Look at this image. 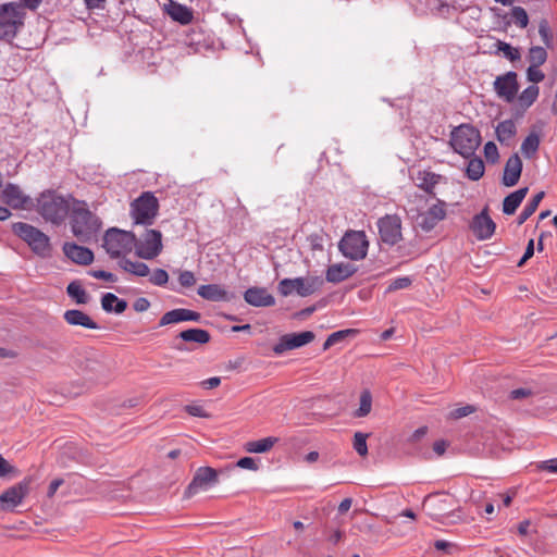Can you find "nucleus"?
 <instances>
[{
	"mask_svg": "<svg viewBox=\"0 0 557 557\" xmlns=\"http://www.w3.org/2000/svg\"><path fill=\"white\" fill-rule=\"evenodd\" d=\"M70 225L73 235L82 243H89L101 228L100 219L92 213L85 201L73 199Z\"/></svg>",
	"mask_w": 557,
	"mask_h": 557,
	"instance_id": "obj_1",
	"label": "nucleus"
},
{
	"mask_svg": "<svg viewBox=\"0 0 557 557\" xmlns=\"http://www.w3.org/2000/svg\"><path fill=\"white\" fill-rule=\"evenodd\" d=\"M71 196L65 198L54 190H45L37 198L36 210L41 218L55 226L61 225L71 212Z\"/></svg>",
	"mask_w": 557,
	"mask_h": 557,
	"instance_id": "obj_2",
	"label": "nucleus"
},
{
	"mask_svg": "<svg viewBox=\"0 0 557 557\" xmlns=\"http://www.w3.org/2000/svg\"><path fill=\"white\" fill-rule=\"evenodd\" d=\"M12 232L24 240L36 256L44 259L52 256L50 237L39 228L25 222H16L12 224Z\"/></svg>",
	"mask_w": 557,
	"mask_h": 557,
	"instance_id": "obj_3",
	"label": "nucleus"
},
{
	"mask_svg": "<svg viewBox=\"0 0 557 557\" xmlns=\"http://www.w3.org/2000/svg\"><path fill=\"white\" fill-rule=\"evenodd\" d=\"M449 144L455 152L469 159L480 146L481 135L474 126L461 124L451 131Z\"/></svg>",
	"mask_w": 557,
	"mask_h": 557,
	"instance_id": "obj_4",
	"label": "nucleus"
},
{
	"mask_svg": "<svg viewBox=\"0 0 557 557\" xmlns=\"http://www.w3.org/2000/svg\"><path fill=\"white\" fill-rule=\"evenodd\" d=\"M136 244L133 232L116 227L109 228L103 235L102 247L112 259H117L129 253Z\"/></svg>",
	"mask_w": 557,
	"mask_h": 557,
	"instance_id": "obj_5",
	"label": "nucleus"
},
{
	"mask_svg": "<svg viewBox=\"0 0 557 557\" xmlns=\"http://www.w3.org/2000/svg\"><path fill=\"white\" fill-rule=\"evenodd\" d=\"M25 10L15 2L0 5V39H13L24 25Z\"/></svg>",
	"mask_w": 557,
	"mask_h": 557,
	"instance_id": "obj_6",
	"label": "nucleus"
},
{
	"mask_svg": "<svg viewBox=\"0 0 557 557\" xmlns=\"http://www.w3.org/2000/svg\"><path fill=\"white\" fill-rule=\"evenodd\" d=\"M159 202L151 191L143 193L131 203V215L135 224L151 225L158 214Z\"/></svg>",
	"mask_w": 557,
	"mask_h": 557,
	"instance_id": "obj_7",
	"label": "nucleus"
},
{
	"mask_svg": "<svg viewBox=\"0 0 557 557\" xmlns=\"http://www.w3.org/2000/svg\"><path fill=\"white\" fill-rule=\"evenodd\" d=\"M338 249L344 257L360 261L367 257L369 242L363 231H348L338 243Z\"/></svg>",
	"mask_w": 557,
	"mask_h": 557,
	"instance_id": "obj_8",
	"label": "nucleus"
},
{
	"mask_svg": "<svg viewBox=\"0 0 557 557\" xmlns=\"http://www.w3.org/2000/svg\"><path fill=\"white\" fill-rule=\"evenodd\" d=\"M323 281L319 276L283 278L277 290L283 297L296 293L300 297H308L321 288Z\"/></svg>",
	"mask_w": 557,
	"mask_h": 557,
	"instance_id": "obj_9",
	"label": "nucleus"
},
{
	"mask_svg": "<svg viewBox=\"0 0 557 557\" xmlns=\"http://www.w3.org/2000/svg\"><path fill=\"white\" fill-rule=\"evenodd\" d=\"M381 240L388 246H395L403 239L401 219L397 214H386L377 220Z\"/></svg>",
	"mask_w": 557,
	"mask_h": 557,
	"instance_id": "obj_10",
	"label": "nucleus"
},
{
	"mask_svg": "<svg viewBox=\"0 0 557 557\" xmlns=\"http://www.w3.org/2000/svg\"><path fill=\"white\" fill-rule=\"evenodd\" d=\"M136 255L146 260L158 257L162 251V234L157 230H147L140 240L136 239Z\"/></svg>",
	"mask_w": 557,
	"mask_h": 557,
	"instance_id": "obj_11",
	"label": "nucleus"
},
{
	"mask_svg": "<svg viewBox=\"0 0 557 557\" xmlns=\"http://www.w3.org/2000/svg\"><path fill=\"white\" fill-rule=\"evenodd\" d=\"M218 483V472L211 467H200L196 470L191 482L185 490V496L191 497L200 491H207Z\"/></svg>",
	"mask_w": 557,
	"mask_h": 557,
	"instance_id": "obj_12",
	"label": "nucleus"
},
{
	"mask_svg": "<svg viewBox=\"0 0 557 557\" xmlns=\"http://www.w3.org/2000/svg\"><path fill=\"white\" fill-rule=\"evenodd\" d=\"M446 218V202L437 199L426 211L416 215L418 225L424 232H431L441 221Z\"/></svg>",
	"mask_w": 557,
	"mask_h": 557,
	"instance_id": "obj_13",
	"label": "nucleus"
},
{
	"mask_svg": "<svg viewBox=\"0 0 557 557\" xmlns=\"http://www.w3.org/2000/svg\"><path fill=\"white\" fill-rule=\"evenodd\" d=\"M313 339L314 333L311 331L285 334L280 338L278 343L274 345L273 351L276 355H282L287 350L302 347L311 343Z\"/></svg>",
	"mask_w": 557,
	"mask_h": 557,
	"instance_id": "obj_14",
	"label": "nucleus"
},
{
	"mask_svg": "<svg viewBox=\"0 0 557 557\" xmlns=\"http://www.w3.org/2000/svg\"><path fill=\"white\" fill-rule=\"evenodd\" d=\"M29 492V482L22 481L0 495V510H13Z\"/></svg>",
	"mask_w": 557,
	"mask_h": 557,
	"instance_id": "obj_15",
	"label": "nucleus"
},
{
	"mask_svg": "<svg viewBox=\"0 0 557 557\" xmlns=\"http://www.w3.org/2000/svg\"><path fill=\"white\" fill-rule=\"evenodd\" d=\"M494 89L499 98L507 102H512L519 89L517 73L510 71L497 76L494 82Z\"/></svg>",
	"mask_w": 557,
	"mask_h": 557,
	"instance_id": "obj_16",
	"label": "nucleus"
},
{
	"mask_svg": "<svg viewBox=\"0 0 557 557\" xmlns=\"http://www.w3.org/2000/svg\"><path fill=\"white\" fill-rule=\"evenodd\" d=\"M470 228L479 240H486L493 236L496 224L488 215L487 208L473 216Z\"/></svg>",
	"mask_w": 557,
	"mask_h": 557,
	"instance_id": "obj_17",
	"label": "nucleus"
},
{
	"mask_svg": "<svg viewBox=\"0 0 557 557\" xmlns=\"http://www.w3.org/2000/svg\"><path fill=\"white\" fill-rule=\"evenodd\" d=\"M2 198L13 209H26L32 206L30 197L24 195L22 189L14 184H8L4 187Z\"/></svg>",
	"mask_w": 557,
	"mask_h": 557,
	"instance_id": "obj_18",
	"label": "nucleus"
},
{
	"mask_svg": "<svg viewBox=\"0 0 557 557\" xmlns=\"http://www.w3.org/2000/svg\"><path fill=\"white\" fill-rule=\"evenodd\" d=\"M200 320L201 314L199 312L185 308H177L165 312L159 321V326H165L184 321L199 322Z\"/></svg>",
	"mask_w": 557,
	"mask_h": 557,
	"instance_id": "obj_19",
	"label": "nucleus"
},
{
	"mask_svg": "<svg viewBox=\"0 0 557 557\" xmlns=\"http://www.w3.org/2000/svg\"><path fill=\"white\" fill-rule=\"evenodd\" d=\"M357 272V267L351 263L338 262L331 264L325 272L329 283L338 284L351 277Z\"/></svg>",
	"mask_w": 557,
	"mask_h": 557,
	"instance_id": "obj_20",
	"label": "nucleus"
},
{
	"mask_svg": "<svg viewBox=\"0 0 557 557\" xmlns=\"http://www.w3.org/2000/svg\"><path fill=\"white\" fill-rule=\"evenodd\" d=\"M64 255L73 262L82 265H88L94 261V253L89 248L79 246L75 243H65L63 245Z\"/></svg>",
	"mask_w": 557,
	"mask_h": 557,
	"instance_id": "obj_21",
	"label": "nucleus"
},
{
	"mask_svg": "<svg viewBox=\"0 0 557 557\" xmlns=\"http://www.w3.org/2000/svg\"><path fill=\"white\" fill-rule=\"evenodd\" d=\"M444 180L445 178L442 175L429 170H419L413 176L416 186L432 196L435 195V186Z\"/></svg>",
	"mask_w": 557,
	"mask_h": 557,
	"instance_id": "obj_22",
	"label": "nucleus"
},
{
	"mask_svg": "<svg viewBox=\"0 0 557 557\" xmlns=\"http://www.w3.org/2000/svg\"><path fill=\"white\" fill-rule=\"evenodd\" d=\"M521 172L522 161L520 157L517 153H515L509 157L505 164L502 183L507 187L515 186L519 182Z\"/></svg>",
	"mask_w": 557,
	"mask_h": 557,
	"instance_id": "obj_23",
	"label": "nucleus"
},
{
	"mask_svg": "<svg viewBox=\"0 0 557 557\" xmlns=\"http://www.w3.org/2000/svg\"><path fill=\"white\" fill-rule=\"evenodd\" d=\"M163 11L175 22L187 25L193 21V12L186 5L174 0H168L163 5Z\"/></svg>",
	"mask_w": 557,
	"mask_h": 557,
	"instance_id": "obj_24",
	"label": "nucleus"
},
{
	"mask_svg": "<svg viewBox=\"0 0 557 557\" xmlns=\"http://www.w3.org/2000/svg\"><path fill=\"white\" fill-rule=\"evenodd\" d=\"M247 304L253 307H271L275 304L274 297L264 287H250L244 294Z\"/></svg>",
	"mask_w": 557,
	"mask_h": 557,
	"instance_id": "obj_25",
	"label": "nucleus"
},
{
	"mask_svg": "<svg viewBox=\"0 0 557 557\" xmlns=\"http://www.w3.org/2000/svg\"><path fill=\"white\" fill-rule=\"evenodd\" d=\"M64 321L72 326L99 330L100 326L87 313L78 309H70L63 313Z\"/></svg>",
	"mask_w": 557,
	"mask_h": 557,
	"instance_id": "obj_26",
	"label": "nucleus"
},
{
	"mask_svg": "<svg viewBox=\"0 0 557 557\" xmlns=\"http://www.w3.org/2000/svg\"><path fill=\"white\" fill-rule=\"evenodd\" d=\"M198 295L209 301L228 300L227 292L218 284L200 285L197 290Z\"/></svg>",
	"mask_w": 557,
	"mask_h": 557,
	"instance_id": "obj_27",
	"label": "nucleus"
},
{
	"mask_svg": "<svg viewBox=\"0 0 557 557\" xmlns=\"http://www.w3.org/2000/svg\"><path fill=\"white\" fill-rule=\"evenodd\" d=\"M497 140L507 147L512 144V138L517 133L516 123L512 120H505L497 124L495 128Z\"/></svg>",
	"mask_w": 557,
	"mask_h": 557,
	"instance_id": "obj_28",
	"label": "nucleus"
},
{
	"mask_svg": "<svg viewBox=\"0 0 557 557\" xmlns=\"http://www.w3.org/2000/svg\"><path fill=\"white\" fill-rule=\"evenodd\" d=\"M101 308L108 313L121 314L127 308V301L120 299L113 293H106L101 297Z\"/></svg>",
	"mask_w": 557,
	"mask_h": 557,
	"instance_id": "obj_29",
	"label": "nucleus"
},
{
	"mask_svg": "<svg viewBox=\"0 0 557 557\" xmlns=\"http://www.w3.org/2000/svg\"><path fill=\"white\" fill-rule=\"evenodd\" d=\"M528 190V187H523L506 196L503 201V212L507 215L513 214L527 196Z\"/></svg>",
	"mask_w": 557,
	"mask_h": 557,
	"instance_id": "obj_30",
	"label": "nucleus"
},
{
	"mask_svg": "<svg viewBox=\"0 0 557 557\" xmlns=\"http://www.w3.org/2000/svg\"><path fill=\"white\" fill-rule=\"evenodd\" d=\"M119 267L123 269L125 272H128L140 277L148 276L150 274V269L146 263L139 261H132L126 258H122L119 261Z\"/></svg>",
	"mask_w": 557,
	"mask_h": 557,
	"instance_id": "obj_31",
	"label": "nucleus"
},
{
	"mask_svg": "<svg viewBox=\"0 0 557 557\" xmlns=\"http://www.w3.org/2000/svg\"><path fill=\"white\" fill-rule=\"evenodd\" d=\"M277 437L269 436L258 441H250L245 444V450L252 454H262L269 451L276 443Z\"/></svg>",
	"mask_w": 557,
	"mask_h": 557,
	"instance_id": "obj_32",
	"label": "nucleus"
},
{
	"mask_svg": "<svg viewBox=\"0 0 557 557\" xmlns=\"http://www.w3.org/2000/svg\"><path fill=\"white\" fill-rule=\"evenodd\" d=\"M178 337L184 342H194L197 344H207L210 341V334L202 329H188L182 331Z\"/></svg>",
	"mask_w": 557,
	"mask_h": 557,
	"instance_id": "obj_33",
	"label": "nucleus"
},
{
	"mask_svg": "<svg viewBox=\"0 0 557 557\" xmlns=\"http://www.w3.org/2000/svg\"><path fill=\"white\" fill-rule=\"evenodd\" d=\"M544 191H540L533 196V198L524 206L523 210L520 212L517 223L518 225L523 224L537 209L540 202L544 197Z\"/></svg>",
	"mask_w": 557,
	"mask_h": 557,
	"instance_id": "obj_34",
	"label": "nucleus"
},
{
	"mask_svg": "<svg viewBox=\"0 0 557 557\" xmlns=\"http://www.w3.org/2000/svg\"><path fill=\"white\" fill-rule=\"evenodd\" d=\"M66 293L78 305H86L90 298L82 284L77 281H73L67 285Z\"/></svg>",
	"mask_w": 557,
	"mask_h": 557,
	"instance_id": "obj_35",
	"label": "nucleus"
},
{
	"mask_svg": "<svg viewBox=\"0 0 557 557\" xmlns=\"http://www.w3.org/2000/svg\"><path fill=\"white\" fill-rule=\"evenodd\" d=\"M484 170L485 166L483 160L478 157H471L467 164L466 175L471 181H479L483 176Z\"/></svg>",
	"mask_w": 557,
	"mask_h": 557,
	"instance_id": "obj_36",
	"label": "nucleus"
},
{
	"mask_svg": "<svg viewBox=\"0 0 557 557\" xmlns=\"http://www.w3.org/2000/svg\"><path fill=\"white\" fill-rule=\"evenodd\" d=\"M540 147V137L535 133H531L521 144V152L527 157L531 158Z\"/></svg>",
	"mask_w": 557,
	"mask_h": 557,
	"instance_id": "obj_37",
	"label": "nucleus"
},
{
	"mask_svg": "<svg viewBox=\"0 0 557 557\" xmlns=\"http://www.w3.org/2000/svg\"><path fill=\"white\" fill-rule=\"evenodd\" d=\"M547 60V52L544 47L533 46L529 49L528 61L531 65H543Z\"/></svg>",
	"mask_w": 557,
	"mask_h": 557,
	"instance_id": "obj_38",
	"label": "nucleus"
},
{
	"mask_svg": "<svg viewBox=\"0 0 557 557\" xmlns=\"http://www.w3.org/2000/svg\"><path fill=\"white\" fill-rule=\"evenodd\" d=\"M372 408V396L369 391H363L360 394L359 408L354 412V417L363 418L368 416Z\"/></svg>",
	"mask_w": 557,
	"mask_h": 557,
	"instance_id": "obj_39",
	"label": "nucleus"
},
{
	"mask_svg": "<svg viewBox=\"0 0 557 557\" xmlns=\"http://www.w3.org/2000/svg\"><path fill=\"white\" fill-rule=\"evenodd\" d=\"M539 87L535 85H531L525 88L519 96V102L522 107L529 108L534 103V101L539 97Z\"/></svg>",
	"mask_w": 557,
	"mask_h": 557,
	"instance_id": "obj_40",
	"label": "nucleus"
},
{
	"mask_svg": "<svg viewBox=\"0 0 557 557\" xmlns=\"http://www.w3.org/2000/svg\"><path fill=\"white\" fill-rule=\"evenodd\" d=\"M356 331L355 330H342V331H337V332H334L332 334H330L326 338V341L324 342L323 344V349L326 350L329 349L330 347H332L333 345L342 342L343 339H345L348 335H351V334H355Z\"/></svg>",
	"mask_w": 557,
	"mask_h": 557,
	"instance_id": "obj_41",
	"label": "nucleus"
},
{
	"mask_svg": "<svg viewBox=\"0 0 557 557\" xmlns=\"http://www.w3.org/2000/svg\"><path fill=\"white\" fill-rule=\"evenodd\" d=\"M367 437H368V434H364L361 432H356L354 435V443H352L354 449L361 457H364L368 455Z\"/></svg>",
	"mask_w": 557,
	"mask_h": 557,
	"instance_id": "obj_42",
	"label": "nucleus"
},
{
	"mask_svg": "<svg viewBox=\"0 0 557 557\" xmlns=\"http://www.w3.org/2000/svg\"><path fill=\"white\" fill-rule=\"evenodd\" d=\"M511 17L513 23L520 28H525L528 26L529 16L522 7H513L511 9Z\"/></svg>",
	"mask_w": 557,
	"mask_h": 557,
	"instance_id": "obj_43",
	"label": "nucleus"
},
{
	"mask_svg": "<svg viewBox=\"0 0 557 557\" xmlns=\"http://www.w3.org/2000/svg\"><path fill=\"white\" fill-rule=\"evenodd\" d=\"M149 282L154 286H165L169 282V274L163 269H154L149 274Z\"/></svg>",
	"mask_w": 557,
	"mask_h": 557,
	"instance_id": "obj_44",
	"label": "nucleus"
},
{
	"mask_svg": "<svg viewBox=\"0 0 557 557\" xmlns=\"http://www.w3.org/2000/svg\"><path fill=\"white\" fill-rule=\"evenodd\" d=\"M539 34L542 38L543 44L547 48H552L553 46V35L548 26V22L546 20H542L539 24Z\"/></svg>",
	"mask_w": 557,
	"mask_h": 557,
	"instance_id": "obj_45",
	"label": "nucleus"
},
{
	"mask_svg": "<svg viewBox=\"0 0 557 557\" xmlns=\"http://www.w3.org/2000/svg\"><path fill=\"white\" fill-rule=\"evenodd\" d=\"M412 284V280L409 276H401L391 281L386 288V293H392L398 289L408 288Z\"/></svg>",
	"mask_w": 557,
	"mask_h": 557,
	"instance_id": "obj_46",
	"label": "nucleus"
},
{
	"mask_svg": "<svg viewBox=\"0 0 557 557\" xmlns=\"http://www.w3.org/2000/svg\"><path fill=\"white\" fill-rule=\"evenodd\" d=\"M498 50L504 53V55L510 61H516L520 59V52L517 48L511 47L509 44L504 41L497 42Z\"/></svg>",
	"mask_w": 557,
	"mask_h": 557,
	"instance_id": "obj_47",
	"label": "nucleus"
},
{
	"mask_svg": "<svg viewBox=\"0 0 557 557\" xmlns=\"http://www.w3.org/2000/svg\"><path fill=\"white\" fill-rule=\"evenodd\" d=\"M484 156L488 162H491V163L497 162V160L499 158V153H498V149H497V146L495 145V143L487 141L484 145Z\"/></svg>",
	"mask_w": 557,
	"mask_h": 557,
	"instance_id": "obj_48",
	"label": "nucleus"
},
{
	"mask_svg": "<svg viewBox=\"0 0 557 557\" xmlns=\"http://www.w3.org/2000/svg\"><path fill=\"white\" fill-rule=\"evenodd\" d=\"M527 76H528V79L533 83V84H537L540 82H542L544 78H545V75L544 73L540 70V66L539 65H529L528 70H527Z\"/></svg>",
	"mask_w": 557,
	"mask_h": 557,
	"instance_id": "obj_49",
	"label": "nucleus"
},
{
	"mask_svg": "<svg viewBox=\"0 0 557 557\" xmlns=\"http://www.w3.org/2000/svg\"><path fill=\"white\" fill-rule=\"evenodd\" d=\"M178 282L183 287H191L196 283L195 274L189 270L181 271Z\"/></svg>",
	"mask_w": 557,
	"mask_h": 557,
	"instance_id": "obj_50",
	"label": "nucleus"
},
{
	"mask_svg": "<svg viewBox=\"0 0 557 557\" xmlns=\"http://www.w3.org/2000/svg\"><path fill=\"white\" fill-rule=\"evenodd\" d=\"M474 410H475V408L471 405L462 406V407L456 408L455 410L450 411L449 418L455 419V420L460 419V418L471 414L472 412H474Z\"/></svg>",
	"mask_w": 557,
	"mask_h": 557,
	"instance_id": "obj_51",
	"label": "nucleus"
},
{
	"mask_svg": "<svg viewBox=\"0 0 557 557\" xmlns=\"http://www.w3.org/2000/svg\"><path fill=\"white\" fill-rule=\"evenodd\" d=\"M89 274L98 280H103L107 282L115 283L117 281V277L115 274L111 272H107L104 270H91Z\"/></svg>",
	"mask_w": 557,
	"mask_h": 557,
	"instance_id": "obj_52",
	"label": "nucleus"
},
{
	"mask_svg": "<svg viewBox=\"0 0 557 557\" xmlns=\"http://www.w3.org/2000/svg\"><path fill=\"white\" fill-rule=\"evenodd\" d=\"M536 468L541 471L557 473V458L541 461L536 465Z\"/></svg>",
	"mask_w": 557,
	"mask_h": 557,
	"instance_id": "obj_53",
	"label": "nucleus"
},
{
	"mask_svg": "<svg viewBox=\"0 0 557 557\" xmlns=\"http://www.w3.org/2000/svg\"><path fill=\"white\" fill-rule=\"evenodd\" d=\"M186 412H188L193 417H200V418H209L210 414L206 412L202 406L199 405H188L185 407Z\"/></svg>",
	"mask_w": 557,
	"mask_h": 557,
	"instance_id": "obj_54",
	"label": "nucleus"
},
{
	"mask_svg": "<svg viewBox=\"0 0 557 557\" xmlns=\"http://www.w3.org/2000/svg\"><path fill=\"white\" fill-rule=\"evenodd\" d=\"M236 465H237V467H239L242 469H247V470H252V471L258 470V465H257L256 460L251 457H243L237 461Z\"/></svg>",
	"mask_w": 557,
	"mask_h": 557,
	"instance_id": "obj_55",
	"label": "nucleus"
},
{
	"mask_svg": "<svg viewBox=\"0 0 557 557\" xmlns=\"http://www.w3.org/2000/svg\"><path fill=\"white\" fill-rule=\"evenodd\" d=\"M133 308L136 312H145L150 308V301L146 297H139L134 301Z\"/></svg>",
	"mask_w": 557,
	"mask_h": 557,
	"instance_id": "obj_56",
	"label": "nucleus"
},
{
	"mask_svg": "<svg viewBox=\"0 0 557 557\" xmlns=\"http://www.w3.org/2000/svg\"><path fill=\"white\" fill-rule=\"evenodd\" d=\"M533 255H534V240L530 239L522 258L518 262V267H522Z\"/></svg>",
	"mask_w": 557,
	"mask_h": 557,
	"instance_id": "obj_57",
	"label": "nucleus"
},
{
	"mask_svg": "<svg viewBox=\"0 0 557 557\" xmlns=\"http://www.w3.org/2000/svg\"><path fill=\"white\" fill-rule=\"evenodd\" d=\"M532 395L531 389L529 388H517L510 392V398L512 399H522Z\"/></svg>",
	"mask_w": 557,
	"mask_h": 557,
	"instance_id": "obj_58",
	"label": "nucleus"
},
{
	"mask_svg": "<svg viewBox=\"0 0 557 557\" xmlns=\"http://www.w3.org/2000/svg\"><path fill=\"white\" fill-rule=\"evenodd\" d=\"M14 471V467H12L3 457L0 455V478L8 475L9 473Z\"/></svg>",
	"mask_w": 557,
	"mask_h": 557,
	"instance_id": "obj_59",
	"label": "nucleus"
},
{
	"mask_svg": "<svg viewBox=\"0 0 557 557\" xmlns=\"http://www.w3.org/2000/svg\"><path fill=\"white\" fill-rule=\"evenodd\" d=\"M86 368L89 369L90 371H97V372H100L104 369L101 361L98 360L97 358L88 359L87 363H86Z\"/></svg>",
	"mask_w": 557,
	"mask_h": 557,
	"instance_id": "obj_60",
	"label": "nucleus"
},
{
	"mask_svg": "<svg viewBox=\"0 0 557 557\" xmlns=\"http://www.w3.org/2000/svg\"><path fill=\"white\" fill-rule=\"evenodd\" d=\"M88 10L102 9L107 0H83Z\"/></svg>",
	"mask_w": 557,
	"mask_h": 557,
	"instance_id": "obj_61",
	"label": "nucleus"
},
{
	"mask_svg": "<svg viewBox=\"0 0 557 557\" xmlns=\"http://www.w3.org/2000/svg\"><path fill=\"white\" fill-rule=\"evenodd\" d=\"M62 484V479H54L53 481H51L48 487V496L52 497Z\"/></svg>",
	"mask_w": 557,
	"mask_h": 557,
	"instance_id": "obj_62",
	"label": "nucleus"
},
{
	"mask_svg": "<svg viewBox=\"0 0 557 557\" xmlns=\"http://www.w3.org/2000/svg\"><path fill=\"white\" fill-rule=\"evenodd\" d=\"M221 383V379L219 376H212L208 380H205L201 384L205 388H214L218 387Z\"/></svg>",
	"mask_w": 557,
	"mask_h": 557,
	"instance_id": "obj_63",
	"label": "nucleus"
},
{
	"mask_svg": "<svg viewBox=\"0 0 557 557\" xmlns=\"http://www.w3.org/2000/svg\"><path fill=\"white\" fill-rule=\"evenodd\" d=\"M446 447H447V443L443 440H440V441H436L434 444H433V450L438 455V456H442L445 450H446Z\"/></svg>",
	"mask_w": 557,
	"mask_h": 557,
	"instance_id": "obj_64",
	"label": "nucleus"
}]
</instances>
